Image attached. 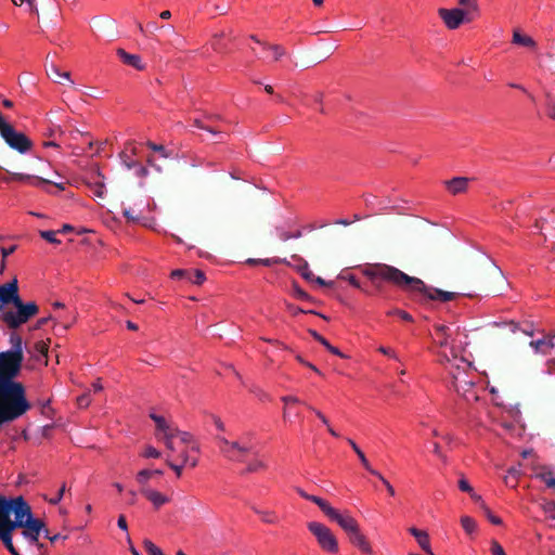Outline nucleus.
Wrapping results in <instances>:
<instances>
[{
  "label": "nucleus",
  "instance_id": "nucleus-25",
  "mask_svg": "<svg viewBox=\"0 0 555 555\" xmlns=\"http://www.w3.org/2000/svg\"><path fill=\"white\" fill-rule=\"evenodd\" d=\"M253 511L260 517L261 521L264 524L276 525L280 522V516L273 509H264L257 506H253Z\"/></svg>",
  "mask_w": 555,
  "mask_h": 555
},
{
  "label": "nucleus",
  "instance_id": "nucleus-31",
  "mask_svg": "<svg viewBox=\"0 0 555 555\" xmlns=\"http://www.w3.org/2000/svg\"><path fill=\"white\" fill-rule=\"evenodd\" d=\"M309 334L322 346H324L331 353L340 358H345V354L337 347L331 345L330 341L315 330H309Z\"/></svg>",
  "mask_w": 555,
  "mask_h": 555
},
{
  "label": "nucleus",
  "instance_id": "nucleus-16",
  "mask_svg": "<svg viewBox=\"0 0 555 555\" xmlns=\"http://www.w3.org/2000/svg\"><path fill=\"white\" fill-rule=\"evenodd\" d=\"M18 282L17 279L0 285V313L5 310V306L13 305L18 298Z\"/></svg>",
  "mask_w": 555,
  "mask_h": 555
},
{
  "label": "nucleus",
  "instance_id": "nucleus-19",
  "mask_svg": "<svg viewBox=\"0 0 555 555\" xmlns=\"http://www.w3.org/2000/svg\"><path fill=\"white\" fill-rule=\"evenodd\" d=\"M351 544L358 547L364 555H373V548L360 527L348 534Z\"/></svg>",
  "mask_w": 555,
  "mask_h": 555
},
{
  "label": "nucleus",
  "instance_id": "nucleus-62",
  "mask_svg": "<svg viewBox=\"0 0 555 555\" xmlns=\"http://www.w3.org/2000/svg\"><path fill=\"white\" fill-rule=\"evenodd\" d=\"M181 457L183 465H190L191 467H195L198 463V460L196 457H191L188 452H182Z\"/></svg>",
  "mask_w": 555,
  "mask_h": 555
},
{
  "label": "nucleus",
  "instance_id": "nucleus-43",
  "mask_svg": "<svg viewBox=\"0 0 555 555\" xmlns=\"http://www.w3.org/2000/svg\"><path fill=\"white\" fill-rule=\"evenodd\" d=\"M545 111L546 115L555 120V96L550 93L545 96Z\"/></svg>",
  "mask_w": 555,
  "mask_h": 555
},
{
  "label": "nucleus",
  "instance_id": "nucleus-14",
  "mask_svg": "<svg viewBox=\"0 0 555 555\" xmlns=\"http://www.w3.org/2000/svg\"><path fill=\"white\" fill-rule=\"evenodd\" d=\"M10 508V515L14 514V519L16 520H26L28 518H35L30 506L25 501L23 496H18L15 499H7L4 496H0V507L4 506Z\"/></svg>",
  "mask_w": 555,
  "mask_h": 555
},
{
  "label": "nucleus",
  "instance_id": "nucleus-63",
  "mask_svg": "<svg viewBox=\"0 0 555 555\" xmlns=\"http://www.w3.org/2000/svg\"><path fill=\"white\" fill-rule=\"evenodd\" d=\"M306 406L317 415V417L322 422L323 425H325L326 427L330 425L328 420L320 410L313 408L310 404H306Z\"/></svg>",
  "mask_w": 555,
  "mask_h": 555
},
{
  "label": "nucleus",
  "instance_id": "nucleus-15",
  "mask_svg": "<svg viewBox=\"0 0 555 555\" xmlns=\"http://www.w3.org/2000/svg\"><path fill=\"white\" fill-rule=\"evenodd\" d=\"M21 535L29 546H42L38 539L44 529V522L39 518H28L21 528Z\"/></svg>",
  "mask_w": 555,
  "mask_h": 555
},
{
  "label": "nucleus",
  "instance_id": "nucleus-46",
  "mask_svg": "<svg viewBox=\"0 0 555 555\" xmlns=\"http://www.w3.org/2000/svg\"><path fill=\"white\" fill-rule=\"evenodd\" d=\"M461 525H462L463 529L465 530V532H467L469 534L473 533L477 528L476 521L469 516H463L461 518Z\"/></svg>",
  "mask_w": 555,
  "mask_h": 555
},
{
  "label": "nucleus",
  "instance_id": "nucleus-26",
  "mask_svg": "<svg viewBox=\"0 0 555 555\" xmlns=\"http://www.w3.org/2000/svg\"><path fill=\"white\" fill-rule=\"evenodd\" d=\"M409 532L416 539L418 545L426 553H430L429 537L426 531L420 530L415 527H411Z\"/></svg>",
  "mask_w": 555,
  "mask_h": 555
},
{
  "label": "nucleus",
  "instance_id": "nucleus-8",
  "mask_svg": "<svg viewBox=\"0 0 555 555\" xmlns=\"http://www.w3.org/2000/svg\"><path fill=\"white\" fill-rule=\"evenodd\" d=\"M0 135L12 150L21 154L28 153L33 147V141L17 131L4 117L0 121Z\"/></svg>",
  "mask_w": 555,
  "mask_h": 555
},
{
  "label": "nucleus",
  "instance_id": "nucleus-21",
  "mask_svg": "<svg viewBox=\"0 0 555 555\" xmlns=\"http://www.w3.org/2000/svg\"><path fill=\"white\" fill-rule=\"evenodd\" d=\"M141 493L154 505L155 508H159L160 506L167 504L170 501V499L167 495L151 488L143 487L141 489Z\"/></svg>",
  "mask_w": 555,
  "mask_h": 555
},
{
  "label": "nucleus",
  "instance_id": "nucleus-52",
  "mask_svg": "<svg viewBox=\"0 0 555 555\" xmlns=\"http://www.w3.org/2000/svg\"><path fill=\"white\" fill-rule=\"evenodd\" d=\"M356 454L358 455L361 464L363 465V467L371 474L374 476V473H378V470L374 469L370 462L367 461L365 454L363 453V451L360 449L359 451L356 452Z\"/></svg>",
  "mask_w": 555,
  "mask_h": 555
},
{
  "label": "nucleus",
  "instance_id": "nucleus-57",
  "mask_svg": "<svg viewBox=\"0 0 555 555\" xmlns=\"http://www.w3.org/2000/svg\"><path fill=\"white\" fill-rule=\"evenodd\" d=\"M539 477L548 488L555 487V475L552 472L542 473Z\"/></svg>",
  "mask_w": 555,
  "mask_h": 555
},
{
  "label": "nucleus",
  "instance_id": "nucleus-59",
  "mask_svg": "<svg viewBox=\"0 0 555 555\" xmlns=\"http://www.w3.org/2000/svg\"><path fill=\"white\" fill-rule=\"evenodd\" d=\"M176 438H179V440L184 443H191L193 440V436L188 431H182L177 428Z\"/></svg>",
  "mask_w": 555,
  "mask_h": 555
},
{
  "label": "nucleus",
  "instance_id": "nucleus-30",
  "mask_svg": "<svg viewBox=\"0 0 555 555\" xmlns=\"http://www.w3.org/2000/svg\"><path fill=\"white\" fill-rule=\"evenodd\" d=\"M92 181L89 182L90 190L95 197L103 198L106 194V188L103 182V178L100 173L91 178Z\"/></svg>",
  "mask_w": 555,
  "mask_h": 555
},
{
  "label": "nucleus",
  "instance_id": "nucleus-4",
  "mask_svg": "<svg viewBox=\"0 0 555 555\" xmlns=\"http://www.w3.org/2000/svg\"><path fill=\"white\" fill-rule=\"evenodd\" d=\"M459 8H440L438 15L448 29H457L464 23H470L479 15L477 0H459Z\"/></svg>",
  "mask_w": 555,
  "mask_h": 555
},
{
  "label": "nucleus",
  "instance_id": "nucleus-51",
  "mask_svg": "<svg viewBox=\"0 0 555 555\" xmlns=\"http://www.w3.org/2000/svg\"><path fill=\"white\" fill-rule=\"evenodd\" d=\"M388 315H397L398 318H400L401 320L405 321V322H413L414 319L412 317V314H410L409 312L402 310V309H392V310H389L387 312Z\"/></svg>",
  "mask_w": 555,
  "mask_h": 555
},
{
  "label": "nucleus",
  "instance_id": "nucleus-64",
  "mask_svg": "<svg viewBox=\"0 0 555 555\" xmlns=\"http://www.w3.org/2000/svg\"><path fill=\"white\" fill-rule=\"evenodd\" d=\"M491 553L492 555H506L503 546L498 541H492Z\"/></svg>",
  "mask_w": 555,
  "mask_h": 555
},
{
  "label": "nucleus",
  "instance_id": "nucleus-54",
  "mask_svg": "<svg viewBox=\"0 0 555 555\" xmlns=\"http://www.w3.org/2000/svg\"><path fill=\"white\" fill-rule=\"evenodd\" d=\"M152 477L151 469H142L137 474L135 479L140 485L145 486Z\"/></svg>",
  "mask_w": 555,
  "mask_h": 555
},
{
  "label": "nucleus",
  "instance_id": "nucleus-45",
  "mask_svg": "<svg viewBox=\"0 0 555 555\" xmlns=\"http://www.w3.org/2000/svg\"><path fill=\"white\" fill-rule=\"evenodd\" d=\"M459 489L463 492L469 493L474 500H480V496L474 492V489L467 479L461 478L459 480Z\"/></svg>",
  "mask_w": 555,
  "mask_h": 555
},
{
  "label": "nucleus",
  "instance_id": "nucleus-23",
  "mask_svg": "<svg viewBox=\"0 0 555 555\" xmlns=\"http://www.w3.org/2000/svg\"><path fill=\"white\" fill-rule=\"evenodd\" d=\"M205 120L207 121H215V120H221V116L218 114H207L204 116V118H195L193 120V126L203 129L211 134H220L221 132L216 130L212 126L205 124Z\"/></svg>",
  "mask_w": 555,
  "mask_h": 555
},
{
  "label": "nucleus",
  "instance_id": "nucleus-27",
  "mask_svg": "<svg viewBox=\"0 0 555 555\" xmlns=\"http://www.w3.org/2000/svg\"><path fill=\"white\" fill-rule=\"evenodd\" d=\"M47 74L49 76V78L56 82V83H60V79L61 78H64L66 80H68L72 85L74 83V81L70 79V73L69 72H62L55 64L51 63L50 66H47Z\"/></svg>",
  "mask_w": 555,
  "mask_h": 555
},
{
  "label": "nucleus",
  "instance_id": "nucleus-48",
  "mask_svg": "<svg viewBox=\"0 0 555 555\" xmlns=\"http://www.w3.org/2000/svg\"><path fill=\"white\" fill-rule=\"evenodd\" d=\"M188 280L195 285H201L206 280L205 273L202 270H195L194 272L190 271L188 275Z\"/></svg>",
  "mask_w": 555,
  "mask_h": 555
},
{
  "label": "nucleus",
  "instance_id": "nucleus-12",
  "mask_svg": "<svg viewBox=\"0 0 555 555\" xmlns=\"http://www.w3.org/2000/svg\"><path fill=\"white\" fill-rule=\"evenodd\" d=\"M454 331L451 326L446 324H437L434 327L433 338L435 343L441 348H449L452 359L451 362H459L457 352L455 346V339L453 338Z\"/></svg>",
  "mask_w": 555,
  "mask_h": 555
},
{
  "label": "nucleus",
  "instance_id": "nucleus-40",
  "mask_svg": "<svg viewBox=\"0 0 555 555\" xmlns=\"http://www.w3.org/2000/svg\"><path fill=\"white\" fill-rule=\"evenodd\" d=\"M146 146H147L150 150H152V151H154V152L158 153V154L160 155V157H163V158H169V157H171V155H172V152H171V151H168V150H167L164 145H162V144H157V143H155V142L147 141V142H146Z\"/></svg>",
  "mask_w": 555,
  "mask_h": 555
},
{
  "label": "nucleus",
  "instance_id": "nucleus-34",
  "mask_svg": "<svg viewBox=\"0 0 555 555\" xmlns=\"http://www.w3.org/2000/svg\"><path fill=\"white\" fill-rule=\"evenodd\" d=\"M10 343L12 345V348L10 350H8L9 352L20 357V358H23L24 359V353H23V346H24V341H23V338L16 334V333H11L10 335Z\"/></svg>",
  "mask_w": 555,
  "mask_h": 555
},
{
  "label": "nucleus",
  "instance_id": "nucleus-56",
  "mask_svg": "<svg viewBox=\"0 0 555 555\" xmlns=\"http://www.w3.org/2000/svg\"><path fill=\"white\" fill-rule=\"evenodd\" d=\"M374 476L382 481V483L385 486L389 495H391V496L396 495V490H395L393 486L379 472L374 473Z\"/></svg>",
  "mask_w": 555,
  "mask_h": 555
},
{
  "label": "nucleus",
  "instance_id": "nucleus-35",
  "mask_svg": "<svg viewBox=\"0 0 555 555\" xmlns=\"http://www.w3.org/2000/svg\"><path fill=\"white\" fill-rule=\"evenodd\" d=\"M509 328L513 333H516V332H521L524 333L525 335L527 336H533V333H534V325L533 323H530V322H522V323H516V322H511L509 323Z\"/></svg>",
  "mask_w": 555,
  "mask_h": 555
},
{
  "label": "nucleus",
  "instance_id": "nucleus-1",
  "mask_svg": "<svg viewBox=\"0 0 555 555\" xmlns=\"http://www.w3.org/2000/svg\"><path fill=\"white\" fill-rule=\"evenodd\" d=\"M362 273L370 280V284L365 285L363 293L384 299L391 297V292L387 284H392L410 296L412 292L411 285L417 284L416 281H413V276L408 275L396 267L385 263L370 264L362 269Z\"/></svg>",
  "mask_w": 555,
  "mask_h": 555
},
{
  "label": "nucleus",
  "instance_id": "nucleus-37",
  "mask_svg": "<svg viewBox=\"0 0 555 555\" xmlns=\"http://www.w3.org/2000/svg\"><path fill=\"white\" fill-rule=\"evenodd\" d=\"M275 233H276L278 237L283 242L288 241L291 238H299L302 236L301 230H297L296 232L291 233V232L285 231L282 227H276Z\"/></svg>",
  "mask_w": 555,
  "mask_h": 555
},
{
  "label": "nucleus",
  "instance_id": "nucleus-18",
  "mask_svg": "<svg viewBox=\"0 0 555 555\" xmlns=\"http://www.w3.org/2000/svg\"><path fill=\"white\" fill-rule=\"evenodd\" d=\"M25 520L11 519L10 508L0 507V532L13 535L15 529L22 528Z\"/></svg>",
  "mask_w": 555,
  "mask_h": 555
},
{
  "label": "nucleus",
  "instance_id": "nucleus-32",
  "mask_svg": "<svg viewBox=\"0 0 555 555\" xmlns=\"http://www.w3.org/2000/svg\"><path fill=\"white\" fill-rule=\"evenodd\" d=\"M122 215L128 221L132 222H140L144 218V211L138 204H134L133 207H124Z\"/></svg>",
  "mask_w": 555,
  "mask_h": 555
},
{
  "label": "nucleus",
  "instance_id": "nucleus-47",
  "mask_svg": "<svg viewBox=\"0 0 555 555\" xmlns=\"http://www.w3.org/2000/svg\"><path fill=\"white\" fill-rule=\"evenodd\" d=\"M56 233L52 230H42L39 232V235L50 244L59 245L61 241L56 237Z\"/></svg>",
  "mask_w": 555,
  "mask_h": 555
},
{
  "label": "nucleus",
  "instance_id": "nucleus-9",
  "mask_svg": "<svg viewBox=\"0 0 555 555\" xmlns=\"http://www.w3.org/2000/svg\"><path fill=\"white\" fill-rule=\"evenodd\" d=\"M308 530L315 537L320 547L328 553L338 552V542L334 533L325 525L319 521H310L307 525Z\"/></svg>",
  "mask_w": 555,
  "mask_h": 555
},
{
  "label": "nucleus",
  "instance_id": "nucleus-3",
  "mask_svg": "<svg viewBox=\"0 0 555 555\" xmlns=\"http://www.w3.org/2000/svg\"><path fill=\"white\" fill-rule=\"evenodd\" d=\"M441 361H446V370L449 375V387L454 389L466 401H476L478 396L475 391V383L469 378L467 364L463 358L459 362H451L447 353L442 356Z\"/></svg>",
  "mask_w": 555,
  "mask_h": 555
},
{
  "label": "nucleus",
  "instance_id": "nucleus-2",
  "mask_svg": "<svg viewBox=\"0 0 555 555\" xmlns=\"http://www.w3.org/2000/svg\"><path fill=\"white\" fill-rule=\"evenodd\" d=\"M31 404L20 382L0 383V423H10L23 416Z\"/></svg>",
  "mask_w": 555,
  "mask_h": 555
},
{
  "label": "nucleus",
  "instance_id": "nucleus-38",
  "mask_svg": "<svg viewBox=\"0 0 555 555\" xmlns=\"http://www.w3.org/2000/svg\"><path fill=\"white\" fill-rule=\"evenodd\" d=\"M0 540L2 541L5 548L11 553V555H21L13 544V535L8 534L7 532H0Z\"/></svg>",
  "mask_w": 555,
  "mask_h": 555
},
{
  "label": "nucleus",
  "instance_id": "nucleus-61",
  "mask_svg": "<svg viewBox=\"0 0 555 555\" xmlns=\"http://www.w3.org/2000/svg\"><path fill=\"white\" fill-rule=\"evenodd\" d=\"M42 534L44 538L49 539L52 543H55L57 542L59 540H66V535H62L61 533H56V534H51L50 535V532L49 530L44 527V529L42 530Z\"/></svg>",
  "mask_w": 555,
  "mask_h": 555
},
{
  "label": "nucleus",
  "instance_id": "nucleus-24",
  "mask_svg": "<svg viewBox=\"0 0 555 555\" xmlns=\"http://www.w3.org/2000/svg\"><path fill=\"white\" fill-rule=\"evenodd\" d=\"M150 417L154 421L156 425V438L160 437L162 435H165L167 433H173V430L177 429V427L170 425L166 418L162 415H158L156 413H151Z\"/></svg>",
  "mask_w": 555,
  "mask_h": 555
},
{
  "label": "nucleus",
  "instance_id": "nucleus-39",
  "mask_svg": "<svg viewBox=\"0 0 555 555\" xmlns=\"http://www.w3.org/2000/svg\"><path fill=\"white\" fill-rule=\"evenodd\" d=\"M529 346L533 349L534 353H541L544 356L550 353L546 348V338L531 340Z\"/></svg>",
  "mask_w": 555,
  "mask_h": 555
},
{
  "label": "nucleus",
  "instance_id": "nucleus-36",
  "mask_svg": "<svg viewBox=\"0 0 555 555\" xmlns=\"http://www.w3.org/2000/svg\"><path fill=\"white\" fill-rule=\"evenodd\" d=\"M297 493L305 500H308L314 504H317L319 506V508L322 511L324 508V506L326 505L327 501L320 498V496H317V495H312V494H309L307 493L305 490H302L301 488H297L296 489Z\"/></svg>",
  "mask_w": 555,
  "mask_h": 555
},
{
  "label": "nucleus",
  "instance_id": "nucleus-5",
  "mask_svg": "<svg viewBox=\"0 0 555 555\" xmlns=\"http://www.w3.org/2000/svg\"><path fill=\"white\" fill-rule=\"evenodd\" d=\"M13 307L14 310L7 309L0 313V321L10 330H17L39 312V307L35 301L24 302L21 297L13 304Z\"/></svg>",
  "mask_w": 555,
  "mask_h": 555
},
{
  "label": "nucleus",
  "instance_id": "nucleus-17",
  "mask_svg": "<svg viewBox=\"0 0 555 555\" xmlns=\"http://www.w3.org/2000/svg\"><path fill=\"white\" fill-rule=\"evenodd\" d=\"M535 227L545 237L547 235L555 237V209L542 211L537 220Z\"/></svg>",
  "mask_w": 555,
  "mask_h": 555
},
{
  "label": "nucleus",
  "instance_id": "nucleus-33",
  "mask_svg": "<svg viewBox=\"0 0 555 555\" xmlns=\"http://www.w3.org/2000/svg\"><path fill=\"white\" fill-rule=\"evenodd\" d=\"M250 39L254 40L256 43H258L261 48H262V51H268V50H271L273 52V59L275 61L280 60L282 56L285 55V50L283 47L279 46V44H273V46H267L266 43L261 42L256 36L251 35L250 36Z\"/></svg>",
  "mask_w": 555,
  "mask_h": 555
},
{
  "label": "nucleus",
  "instance_id": "nucleus-55",
  "mask_svg": "<svg viewBox=\"0 0 555 555\" xmlns=\"http://www.w3.org/2000/svg\"><path fill=\"white\" fill-rule=\"evenodd\" d=\"M128 167L134 168L135 176L139 178H145L149 175L147 168L135 162L128 164Z\"/></svg>",
  "mask_w": 555,
  "mask_h": 555
},
{
  "label": "nucleus",
  "instance_id": "nucleus-11",
  "mask_svg": "<svg viewBox=\"0 0 555 555\" xmlns=\"http://www.w3.org/2000/svg\"><path fill=\"white\" fill-rule=\"evenodd\" d=\"M322 512L331 521L337 524L347 534L359 527L358 521L352 517L348 509L339 511L327 502Z\"/></svg>",
  "mask_w": 555,
  "mask_h": 555
},
{
  "label": "nucleus",
  "instance_id": "nucleus-53",
  "mask_svg": "<svg viewBox=\"0 0 555 555\" xmlns=\"http://www.w3.org/2000/svg\"><path fill=\"white\" fill-rule=\"evenodd\" d=\"M144 548L149 555H165L163 551L150 540L144 541Z\"/></svg>",
  "mask_w": 555,
  "mask_h": 555
},
{
  "label": "nucleus",
  "instance_id": "nucleus-22",
  "mask_svg": "<svg viewBox=\"0 0 555 555\" xmlns=\"http://www.w3.org/2000/svg\"><path fill=\"white\" fill-rule=\"evenodd\" d=\"M470 179L466 177H454L451 180L444 182L447 190L453 194H461L468 188Z\"/></svg>",
  "mask_w": 555,
  "mask_h": 555
},
{
  "label": "nucleus",
  "instance_id": "nucleus-7",
  "mask_svg": "<svg viewBox=\"0 0 555 555\" xmlns=\"http://www.w3.org/2000/svg\"><path fill=\"white\" fill-rule=\"evenodd\" d=\"M413 281H416L417 284H412L411 297L421 304H425L427 301H440L447 302L455 299L459 294L453 292L442 291L433 286H428L424 283L423 280L413 276Z\"/></svg>",
  "mask_w": 555,
  "mask_h": 555
},
{
  "label": "nucleus",
  "instance_id": "nucleus-50",
  "mask_svg": "<svg viewBox=\"0 0 555 555\" xmlns=\"http://www.w3.org/2000/svg\"><path fill=\"white\" fill-rule=\"evenodd\" d=\"M264 467L266 464L261 460L255 459L247 464L244 473H256Z\"/></svg>",
  "mask_w": 555,
  "mask_h": 555
},
{
  "label": "nucleus",
  "instance_id": "nucleus-41",
  "mask_svg": "<svg viewBox=\"0 0 555 555\" xmlns=\"http://www.w3.org/2000/svg\"><path fill=\"white\" fill-rule=\"evenodd\" d=\"M338 278L348 281L351 286L364 292L365 285L360 283L356 275L351 273L341 272Z\"/></svg>",
  "mask_w": 555,
  "mask_h": 555
},
{
  "label": "nucleus",
  "instance_id": "nucleus-42",
  "mask_svg": "<svg viewBox=\"0 0 555 555\" xmlns=\"http://www.w3.org/2000/svg\"><path fill=\"white\" fill-rule=\"evenodd\" d=\"M286 309L294 317H296V315H298L300 313H311V314L320 315V317L325 319V317L323 314L317 312L315 310H304L300 307L295 306V305L289 304V302L286 304Z\"/></svg>",
  "mask_w": 555,
  "mask_h": 555
},
{
  "label": "nucleus",
  "instance_id": "nucleus-6",
  "mask_svg": "<svg viewBox=\"0 0 555 555\" xmlns=\"http://www.w3.org/2000/svg\"><path fill=\"white\" fill-rule=\"evenodd\" d=\"M216 439L220 452L230 461L242 462L246 454H256V447L249 434L236 441H230L223 436H217Z\"/></svg>",
  "mask_w": 555,
  "mask_h": 555
},
{
  "label": "nucleus",
  "instance_id": "nucleus-13",
  "mask_svg": "<svg viewBox=\"0 0 555 555\" xmlns=\"http://www.w3.org/2000/svg\"><path fill=\"white\" fill-rule=\"evenodd\" d=\"M11 180L15 182L28 183L30 185L40 188L51 194L55 193L52 189H57V191L65 190V183H52L51 181L43 179L41 177L31 176L27 173L14 172L11 176Z\"/></svg>",
  "mask_w": 555,
  "mask_h": 555
},
{
  "label": "nucleus",
  "instance_id": "nucleus-44",
  "mask_svg": "<svg viewBox=\"0 0 555 555\" xmlns=\"http://www.w3.org/2000/svg\"><path fill=\"white\" fill-rule=\"evenodd\" d=\"M292 294L294 297L300 300H312V297L306 291H304L297 283H293Z\"/></svg>",
  "mask_w": 555,
  "mask_h": 555
},
{
  "label": "nucleus",
  "instance_id": "nucleus-49",
  "mask_svg": "<svg viewBox=\"0 0 555 555\" xmlns=\"http://www.w3.org/2000/svg\"><path fill=\"white\" fill-rule=\"evenodd\" d=\"M176 433H177V429L173 430V433H167L165 435H162L160 437H157V439L164 440L167 449H169L170 451H175L176 450V447H175Z\"/></svg>",
  "mask_w": 555,
  "mask_h": 555
},
{
  "label": "nucleus",
  "instance_id": "nucleus-28",
  "mask_svg": "<svg viewBox=\"0 0 555 555\" xmlns=\"http://www.w3.org/2000/svg\"><path fill=\"white\" fill-rule=\"evenodd\" d=\"M521 463L517 465L511 466L507 469V475L504 478V482L506 486L511 488H516L519 477L521 476Z\"/></svg>",
  "mask_w": 555,
  "mask_h": 555
},
{
  "label": "nucleus",
  "instance_id": "nucleus-29",
  "mask_svg": "<svg viewBox=\"0 0 555 555\" xmlns=\"http://www.w3.org/2000/svg\"><path fill=\"white\" fill-rule=\"evenodd\" d=\"M512 42L517 46L526 47L529 49H535L537 42L534 39L528 35L521 34L519 30H515L513 33Z\"/></svg>",
  "mask_w": 555,
  "mask_h": 555
},
{
  "label": "nucleus",
  "instance_id": "nucleus-10",
  "mask_svg": "<svg viewBox=\"0 0 555 555\" xmlns=\"http://www.w3.org/2000/svg\"><path fill=\"white\" fill-rule=\"evenodd\" d=\"M24 359L9 351L0 352V383L16 382Z\"/></svg>",
  "mask_w": 555,
  "mask_h": 555
},
{
  "label": "nucleus",
  "instance_id": "nucleus-60",
  "mask_svg": "<svg viewBox=\"0 0 555 555\" xmlns=\"http://www.w3.org/2000/svg\"><path fill=\"white\" fill-rule=\"evenodd\" d=\"M143 456L147 459H158L160 456V452L156 448L147 446L143 452Z\"/></svg>",
  "mask_w": 555,
  "mask_h": 555
},
{
  "label": "nucleus",
  "instance_id": "nucleus-20",
  "mask_svg": "<svg viewBox=\"0 0 555 555\" xmlns=\"http://www.w3.org/2000/svg\"><path fill=\"white\" fill-rule=\"evenodd\" d=\"M117 55L125 65H128L138 70H143L145 68L139 54H131L125 51L124 49H118Z\"/></svg>",
  "mask_w": 555,
  "mask_h": 555
},
{
  "label": "nucleus",
  "instance_id": "nucleus-58",
  "mask_svg": "<svg viewBox=\"0 0 555 555\" xmlns=\"http://www.w3.org/2000/svg\"><path fill=\"white\" fill-rule=\"evenodd\" d=\"M139 30L141 34H153L158 29V25L156 22H149L146 25L139 24Z\"/></svg>",
  "mask_w": 555,
  "mask_h": 555
}]
</instances>
